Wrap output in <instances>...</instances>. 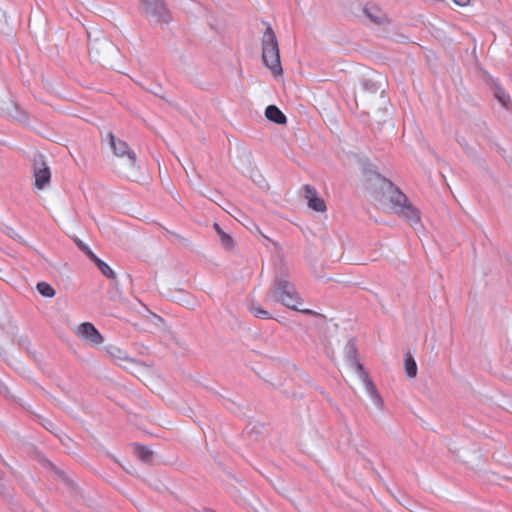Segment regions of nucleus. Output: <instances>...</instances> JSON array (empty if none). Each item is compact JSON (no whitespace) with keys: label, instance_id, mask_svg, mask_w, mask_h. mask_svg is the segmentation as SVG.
Here are the masks:
<instances>
[{"label":"nucleus","instance_id":"0eeeda50","mask_svg":"<svg viewBox=\"0 0 512 512\" xmlns=\"http://www.w3.org/2000/svg\"><path fill=\"white\" fill-rule=\"evenodd\" d=\"M145 5L146 13L156 16L159 22H168L170 20L168 11L162 0H141Z\"/></svg>","mask_w":512,"mask_h":512},{"label":"nucleus","instance_id":"423d86ee","mask_svg":"<svg viewBox=\"0 0 512 512\" xmlns=\"http://www.w3.org/2000/svg\"><path fill=\"white\" fill-rule=\"evenodd\" d=\"M302 191L310 209L320 213L326 211L325 201L319 197L317 190L313 186L306 184L302 187Z\"/></svg>","mask_w":512,"mask_h":512},{"label":"nucleus","instance_id":"6e6552de","mask_svg":"<svg viewBox=\"0 0 512 512\" xmlns=\"http://www.w3.org/2000/svg\"><path fill=\"white\" fill-rule=\"evenodd\" d=\"M51 179V172L47 165L41 164L39 168L34 170V186L38 190L44 189Z\"/></svg>","mask_w":512,"mask_h":512},{"label":"nucleus","instance_id":"5701e85b","mask_svg":"<svg viewBox=\"0 0 512 512\" xmlns=\"http://www.w3.org/2000/svg\"><path fill=\"white\" fill-rule=\"evenodd\" d=\"M301 311H302V312H304V313H307V314H310V313H311V311H310V310H301Z\"/></svg>","mask_w":512,"mask_h":512},{"label":"nucleus","instance_id":"7ed1b4c3","mask_svg":"<svg viewBox=\"0 0 512 512\" xmlns=\"http://www.w3.org/2000/svg\"><path fill=\"white\" fill-rule=\"evenodd\" d=\"M262 60L275 76L282 74L278 42L270 26L266 28L262 38Z\"/></svg>","mask_w":512,"mask_h":512},{"label":"nucleus","instance_id":"9d476101","mask_svg":"<svg viewBox=\"0 0 512 512\" xmlns=\"http://www.w3.org/2000/svg\"><path fill=\"white\" fill-rule=\"evenodd\" d=\"M365 14L375 23L380 24L386 20L385 14L375 5H367L364 8Z\"/></svg>","mask_w":512,"mask_h":512},{"label":"nucleus","instance_id":"1a4fd4ad","mask_svg":"<svg viewBox=\"0 0 512 512\" xmlns=\"http://www.w3.org/2000/svg\"><path fill=\"white\" fill-rule=\"evenodd\" d=\"M265 116L268 120L276 124H286L287 118L284 113L275 105H269L265 110Z\"/></svg>","mask_w":512,"mask_h":512},{"label":"nucleus","instance_id":"412c9836","mask_svg":"<svg viewBox=\"0 0 512 512\" xmlns=\"http://www.w3.org/2000/svg\"><path fill=\"white\" fill-rule=\"evenodd\" d=\"M214 229L216 230V232L218 233V235L221 234V232H224L221 227L219 226V224L217 223H214Z\"/></svg>","mask_w":512,"mask_h":512},{"label":"nucleus","instance_id":"f03ea898","mask_svg":"<svg viewBox=\"0 0 512 512\" xmlns=\"http://www.w3.org/2000/svg\"><path fill=\"white\" fill-rule=\"evenodd\" d=\"M265 302H279L289 309L299 310L301 298L294 285L284 278H276L265 295Z\"/></svg>","mask_w":512,"mask_h":512},{"label":"nucleus","instance_id":"2eb2a0df","mask_svg":"<svg viewBox=\"0 0 512 512\" xmlns=\"http://www.w3.org/2000/svg\"><path fill=\"white\" fill-rule=\"evenodd\" d=\"M97 267L107 278H115L114 271L102 260H97Z\"/></svg>","mask_w":512,"mask_h":512},{"label":"nucleus","instance_id":"aec40b11","mask_svg":"<svg viewBox=\"0 0 512 512\" xmlns=\"http://www.w3.org/2000/svg\"><path fill=\"white\" fill-rule=\"evenodd\" d=\"M89 257L97 264V260H100L92 251H89Z\"/></svg>","mask_w":512,"mask_h":512},{"label":"nucleus","instance_id":"f8f14e48","mask_svg":"<svg viewBox=\"0 0 512 512\" xmlns=\"http://www.w3.org/2000/svg\"><path fill=\"white\" fill-rule=\"evenodd\" d=\"M405 371L408 377L413 378L417 374V365L413 357L409 354L405 356Z\"/></svg>","mask_w":512,"mask_h":512},{"label":"nucleus","instance_id":"6ab92c4d","mask_svg":"<svg viewBox=\"0 0 512 512\" xmlns=\"http://www.w3.org/2000/svg\"><path fill=\"white\" fill-rule=\"evenodd\" d=\"M456 5L465 7L469 4L470 0H452Z\"/></svg>","mask_w":512,"mask_h":512},{"label":"nucleus","instance_id":"ddd939ff","mask_svg":"<svg viewBox=\"0 0 512 512\" xmlns=\"http://www.w3.org/2000/svg\"><path fill=\"white\" fill-rule=\"evenodd\" d=\"M134 452L136 456L142 461H149L152 457V452L145 446L136 445Z\"/></svg>","mask_w":512,"mask_h":512},{"label":"nucleus","instance_id":"4be33fe9","mask_svg":"<svg viewBox=\"0 0 512 512\" xmlns=\"http://www.w3.org/2000/svg\"><path fill=\"white\" fill-rule=\"evenodd\" d=\"M82 249L89 256V251H91V250L87 247H82Z\"/></svg>","mask_w":512,"mask_h":512},{"label":"nucleus","instance_id":"9b49d317","mask_svg":"<svg viewBox=\"0 0 512 512\" xmlns=\"http://www.w3.org/2000/svg\"><path fill=\"white\" fill-rule=\"evenodd\" d=\"M248 310L256 318H259V319H271L272 318L271 313H269L267 310L262 308L257 303H254V302L251 303Z\"/></svg>","mask_w":512,"mask_h":512},{"label":"nucleus","instance_id":"4468645a","mask_svg":"<svg viewBox=\"0 0 512 512\" xmlns=\"http://www.w3.org/2000/svg\"><path fill=\"white\" fill-rule=\"evenodd\" d=\"M37 289L39 293L45 297H53L55 295V290L53 287L46 282L38 283Z\"/></svg>","mask_w":512,"mask_h":512},{"label":"nucleus","instance_id":"39448f33","mask_svg":"<svg viewBox=\"0 0 512 512\" xmlns=\"http://www.w3.org/2000/svg\"><path fill=\"white\" fill-rule=\"evenodd\" d=\"M75 334L78 338H80L85 343L91 346H98L103 343L104 338L100 334V332L96 329V327L90 322H84L80 324L76 330Z\"/></svg>","mask_w":512,"mask_h":512},{"label":"nucleus","instance_id":"f257e3e1","mask_svg":"<svg viewBox=\"0 0 512 512\" xmlns=\"http://www.w3.org/2000/svg\"><path fill=\"white\" fill-rule=\"evenodd\" d=\"M373 197L381 205L389 204L395 213L406 219L411 225L420 222L419 211L409 203L406 195L391 181L377 176Z\"/></svg>","mask_w":512,"mask_h":512},{"label":"nucleus","instance_id":"a211bd4d","mask_svg":"<svg viewBox=\"0 0 512 512\" xmlns=\"http://www.w3.org/2000/svg\"><path fill=\"white\" fill-rule=\"evenodd\" d=\"M496 97L504 107H508V104L510 103L509 96L505 95V93L502 91H498L496 93Z\"/></svg>","mask_w":512,"mask_h":512},{"label":"nucleus","instance_id":"f3484780","mask_svg":"<svg viewBox=\"0 0 512 512\" xmlns=\"http://www.w3.org/2000/svg\"><path fill=\"white\" fill-rule=\"evenodd\" d=\"M220 236V241H221V244L226 248V249H231L234 247V241H233V238L225 233V232H221V234L219 235Z\"/></svg>","mask_w":512,"mask_h":512},{"label":"nucleus","instance_id":"dca6fc26","mask_svg":"<svg viewBox=\"0 0 512 512\" xmlns=\"http://www.w3.org/2000/svg\"><path fill=\"white\" fill-rule=\"evenodd\" d=\"M107 351L108 353L116 358V359H119V360H127L128 357L126 356V354L118 347L116 346H110L107 348Z\"/></svg>","mask_w":512,"mask_h":512},{"label":"nucleus","instance_id":"20e7f679","mask_svg":"<svg viewBox=\"0 0 512 512\" xmlns=\"http://www.w3.org/2000/svg\"><path fill=\"white\" fill-rule=\"evenodd\" d=\"M110 146L117 157H126L127 169H134L136 167V155L129 148L128 144L120 139H117L113 133L108 134Z\"/></svg>","mask_w":512,"mask_h":512}]
</instances>
